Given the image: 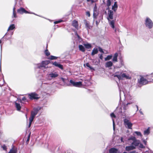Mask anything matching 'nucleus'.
<instances>
[{
    "label": "nucleus",
    "mask_w": 153,
    "mask_h": 153,
    "mask_svg": "<svg viewBox=\"0 0 153 153\" xmlns=\"http://www.w3.org/2000/svg\"><path fill=\"white\" fill-rule=\"evenodd\" d=\"M139 144V147L140 148H145V146L142 144L140 143Z\"/></svg>",
    "instance_id": "39"
},
{
    "label": "nucleus",
    "mask_w": 153,
    "mask_h": 153,
    "mask_svg": "<svg viewBox=\"0 0 153 153\" xmlns=\"http://www.w3.org/2000/svg\"><path fill=\"white\" fill-rule=\"evenodd\" d=\"M118 8V5L117 2H115L114 5L112 6V10L116 12Z\"/></svg>",
    "instance_id": "15"
},
{
    "label": "nucleus",
    "mask_w": 153,
    "mask_h": 153,
    "mask_svg": "<svg viewBox=\"0 0 153 153\" xmlns=\"http://www.w3.org/2000/svg\"><path fill=\"white\" fill-rule=\"evenodd\" d=\"M108 16L107 19L110 26L113 29H114V23L116 20V17L114 19V14L115 13L114 11L108 9Z\"/></svg>",
    "instance_id": "1"
},
{
    "label": "nucleus",
    "mask_w": 153,
    "mask_h": 153,
    "mask_svg": "<svg viewBox=\"0 0 153 153\" xmlns=\"http://www.w3.org/2000/svg\"><path fill=\"white\" fill-rule=\"evenodd\" d=\"M131 103H128L126 104V106H127L128 105V104H131Z\"/></svg>",
    "instance_id": "59"
},
{
    "label": "nucleus",
    "mask_w": 153,
    "mask_h": 153,
    "mask_svg": "<svg viewBox=\"0 0 153 153\" xmlns=\"http://www.w3.org/2000/svg\"><path fill=\"white\" fill-rule=\"evenodd\" d=\"M135 134H136V135L138 136H140L141 137H142V134L139 131H135L134 132L133 134V135L134 136V137H135Z\"/></svg>",
    "instance_id": "18"
},
{
    "label": "nucleus",
    "mask_w": 153,
    "mask_h": 153,
    "mask_svg": "<svg viewBox=\"0 0 153 153\" xmlns=\"http://www.w3.org/2000/svg\"><path fill=\"white\" fill-rule=\"evenodd\" d=\"M84 24L85 25L87 29L88 30V29H91L92 27L90 25L89 22L85 19L84 20Z\"/></svg>",
    "instance_id": "12"
},
{
    "label": "nucleus",
    "mask_w": 153,
    "mask_h": 153,
    "mask_svg": "<svg viewBox=\"0 0 153 153\" xmlns=\"http://www.w3.org/2000/svg\"><path fill=\"white\" fill-rule=\"evenodd\" d=\"M139 84L142 85H145L148 83V81L143 77H141L140 80H138Z\"/></svg>",
    "instance_id": "6"
},
{
    "label": "nucleus",
    "mask_w": 153,
    "mask_h": 153,
    "mask_svg": "<svg viewBox=\"0 0 153 153\" xmlns=\"http://www.w3.org/2000/svg\"><path fill=\"white\" fill-rule=\"evenodd\" d=\"M112 57V55H108L105 58V60L107 61L111 59Z\"/></svg>",
    "instance_id": "31"
},
{
    "label": "nucleus",
    "mask_w": 153,
    "mask_h": 153,
    "mask_svg": "<svg viewBox=\"0 0 153 153\" xmlns=\"http://www.w3.org/2000/svg\"><path fill=\"white\" fill-rule=\"evenodd\" d=\"M26 117L27 118V115H26Z\"/></svg>",
    "instance_id": "63"
},
{
    "label": "nucleus",
    "mask_w": 153,
    "mask_h": 153,
    "mask_svg": "<svg viewBox=\"0 0 153 153\" xmlns=\"http://www.w3.org/2000/svg\"><path fill=\"white\" fill-rule=\"evenodd\" d=\"M57 57L55 56H51L50 57V59L53 60V59H57Z\"/></svg>",
    "instance_id": "34"
},
{
    "label": "nucleus",
    "mask_w": 153,
    "mask_h": 153,
    "mask_svg": "<svg viewBox=\"0 0 153 153\" xmlns=\"http://www.w3.org/2000/svg\"><path fill=\"white\" fill-rule=\"evenodd\" d=\"M79 50L80 51L84 52L85 51V49L84 47L82 45H79Z\"/></svg>",
    "instance_id": "24"
},
{
    "label": "nucleus",
    "mask_w": 153,
    "mask_h": 153,
    "mask_svg": "<svg viewBox=\"0 0 153 153\" xmlns=\"http://www.w3.org/2000/svg\"><path fill=\"white\" fill-rule=\"evenodd\" d=\"M136 106L137 107V111H138V106L137 105H136Z\"/></svg>",
    "instance_id": "55"
},
{
    "label": "nucleus",
    "mask_w": 153,
    "mask_h": 153,
    "mask_svg": "<svg viewBox=\"0 0 153 153\" xmlns=\"http://www.w3.org/2000/svg\"><path fill=\"white\" fill-rule=\"evenodd\" d=\"M102 18V17H101V16H100L98 20H96L97 19H94L95 21H94V22H95L96 25L97 26H98V25L100 22V20L101 19V18Z\"/></svg>",
    "instance_id": "22"
},
{
    "label": "nucleus",
    "mask_w": 153,
    "mask_h": 153,
    "mask_svg": "<svg viewBox=\"0 0 153 153\" xmlns=\"http://www.w3.org/2000/svg\"><path fill=\"white\" fill-rule=\"evenodd\" d=\"M58 67L62 69H63V68L62 65L60 64H59L58 65Z\"/></svg>",
    "instance_id": "41"
},
{
    "label": "nucleus",
    "mask_w": 153,
    "mask_h": 153,
    "mask_svg": "<svg viewBox=\"0 0 153 153\" xmlns=\"http://www.w3.org/2000/svg\"><path fill=\"white\" fill-rule=\"evenodd\" d=\"M15 28V26L14 24H12L7 29V31H8L10 30H12Z\"/></svg>",
    "instance_id": "26"
},
{
    "label": "nucleus",
    "mask_w": 153,
    "mask_h": 153,
    "mask_svg": "<svg viewBox=\"0 0 153 153\" xmlns=\"http://www.w3.org/2000/svg\"><path fill=\"white\" fill-rule=\"evenodd\" d=\"M87 1L88 2L91 1L92 3H93L94 2L93 0H87Z\"/></svg>",
    "instance_id": "50"
},
{
    "label": "nucleus",
    "mask_w": 153,
    "mask_h": 153,
    "mask_svg": "<svg viewBox=\"0 0 153 153\" xmlns=\"http://www.w3.org/2000/svg\"><path fill=\"white\" fill-rule=\"evenodd\" d=\"M61 22V21H55L54 22V23L55 24H57V23H60Z\"/></svg>",
    "instance_id": "49"
},
{
    "label": "nucleus",
    "mask_w": 153,
    "mask_h": 153,
    "mask_svg": "<svg viewBox=\"0 0 153 153\" xmlns=\"http://www.w3.org/2000/svg\"><path fill=\"white\" fill-rule=\"evenodd\" d=\"M98 51V50L97 48H94L92 51L91 53V55L94 56L95 54L97 53Z\"/></svg>",
    "instance_id": "19"
},
{
    "label": "nucleus",
    "mask_w": 153,
    "mask_h": 153,
    "mask_svg": "<svg viewBox=\"0 0 153 153\" xmlns=\"http://www.w3.org/2000/svg\"><path fill=\"white\" fill-rule=\"evenodd\" d=\"M76 35H77V37L79 38V35L77 33H76Z\"/></svg>",
    "instance_id": "57"
},
{
    "label": "nucleus",
    "mask_w": 153,
    "mask_h": 153,
    "mask_svg": "<svg viewBox=\"0 0 153 153\" xmlns=\"http://www.w3.org/2000/svg\"><path fill=\"white\" fill-rule=\"evenodd\" d=\"M114 31L116 32V29H115Z\"/></svg>",
    "instance_id": "60"
},
{
    "label": "nucleus",
    "mask_w": 153,
    "mask_h": 153,
    "mask_svg": "<svg viewBox=\"0 0 153 153\" xmlns=\"http://www.w3.org/2000/svg\"><path fill=\"white\" fill-rule=\"evenodd\" d=\"M98 13L97 10V8L95 6L94 9V12L93 14V18L94 19V21H95V19H97V17L98 15Z\"/></svg>",
    "instance_id": "11"
},
{
    "label": "nucleus",
    "mask_w": 153,
    "mask_h": 153,
    "mask_svg": "<svg viewBox=\"0 0 153 153\" xmlns=\"http://www.w3.org/2000/svg\"><path fill=\"white\" fill-rule=\"evenodd\" d=\"M99 57H100V58L101 59H103V56H102V54H101V55H100V56H99Z\"/></svg>",
    "instance_id": "48"
},
{
    "label": "nucleus",
    "mask_w": 153,
    "mask_h": 153,
    "mask_svg": "<svg viewBox=\"0 0 153 153\" xmlns=\"http://www.w3.org/2000/svg\"><path fill=\"white\" fill-rule=\"evenodd\" d=\"M128 140L129 141L132 140L133 141L131 144L135 148L136 146H138L140 143V141L137 140L135 137H131L128 139Z\"/></svg>",
    "instance_id": "2"
},
{
    "label": "nucleus",
    "mask_w": 153,
    "mask_h": 153,
    "mask_svg": "<svg viewBox=\"0 0 153 153\" xmlns=\"http://www.w3.org/2000/svg\"><path fill=\"white\" fill-rule=\"evenodd\" d=\"M83 45L85 47V48L87 49H89L91 47V45L88 43H84Z\"/></svg>",
    "instance_id": "29"
},
{
    "label": "nucleus",
    "mask_w": 153,
    "mask_h": 153,
    "mask_svg": "<svg viewBox=\"0 0 153 153\" xmlns=\"http://www.w3.org/2000/svg\"><path fill=\"white\" fill-rule=\"evenodd\" d=\"M30 134L28 136V138L27 139V141H26L27 142H28L30 140Z\"/></svg>",
    "instance_id": "43"
},
{
    "label": "nucleus",
    "mask_w": 153,
    "mask_h": 153,
    "mask_svg": "<svg viewBox=\"0 0 153 153\" xmlns=\"http://www.w3.org/2000/svg\"><path fill=\"white\" fill-rule=\"evenodd\" d=\"M124 125L126 126H127V128L128 129H131L132 126V124L129 121V120L126 118H125L123 120Z\"/></svg>",
    "instance_id": "5"
},
{
    "label": "nucleus",
    "mask_w": 153,
    "mask_h": 153,
    "mask_svg": "<svg viewBox=\"0 0 153 153\" xmlns=\"http://www.w3.org/2000/svg\"><path fill=\"white\" fill-rule=\"evenodd\" d=\"M1 147L3 149V150L6 151L7 150V148L5 145H4L3 146H2Z\"/></svg>",
    "instance_id": "38"
},
{
    "label": "nucleus",
    "mask_w": 153,
    "mask_h": 153,
    "mask_svg": "<svg viewBox=\"0 0 153 153\" xmlns=\"http://www.w3.org/2000/svg\"><path fill=\"white\" fill-rule=\"evenodd\" d=\"M59 64H58L57 62H54L53 63V65H55L56 66L58 67V65Z\"/></svg>",
    "instance_id": "42"
},
{
    "label": "nucleus",
    "mask_w": 153,
    "mask_h": 153,
    "mask_svg": "<svg viewBox=\"0 0 153 153\" xmlns=\"http://www.w3.org/2000/svg\"><path fill=\"white\" fill-rule=\"evenodd\" d=\"M17 12L20 14H23L24 13H28V12L24 8L21 7L17 10Z\"/></svg>",
    "instance_id": "13"
},
{
    "label": "nucleus",
    "mask_w": 153,
    "mask_h": 153,
    "mask_svg": "<svg viewBox=\"0 0 153 153\" xmlns=\"http://www.w3.org/2000/svg\"><path fill=\"white\" fill-rule=\"evenodd\" d=\"M45 53L47 56H49L50 55V52L48 51L47 49L45 51Z\"/></svg>",
    "instance_id": "33"
},
{
    "label": "nucleus",
    "mask_w": 153,
    "mask_h": 153,
    "mask_svg": "<svg viewBox=\"0 0 153 153\" xmlns=\"http://www.w3.org/2000/svg\"><path fill=\"white\" fill-rule=\"evenodd\" d=\"M109 153H121L120 151L118 149L115 148H111L109 150Z\"/></svg>",
    "instance_id": "10"
},
{
    "label": "nucleus",
    "mask_w": 153,
    "mask_h": 153,
    "mask_svg": "<svg viewBox=\"0 0 153 153\" xmlns=\"http://www.w3.org/2000/svg\"><path fill=\"white\" fill-rule=\"evenodd\" d=\"M58 75L56 73H51L48 75V79L51 80L52 78H55L58 76Z\"/></svg>",
    "instance_id": "9"
},
{
    "label": "nucleus",
    "mask_w": 153,
    "mask_h": 153,
    "mask_svg": "<svg viewBox=\"0 0 153 153\" xmlns=\"http://www.w3.org/2000/svg\"><path fill=\"white\" fill-rule=\"evenodd\" d=\"M143 143H144L146 145V140H144L143 141Z\"/></svg>",
    "instance_id": "53"
},
{
    "label": "nucleus",
    "mask_w": 153,
    "mask_h": 153,
    "mask_svg": "<svg viewBox=\"0 0 153 153\" xmlns=\"http://www.w3.org/2000/svg\"><path fill=\"white\" fill-rule=\"evenodd\" d=\"M105 65L106 67L108 68L112 66L113 63L111 61H108L106 63Z\"/></svg>",
    "instance_id": "20"
},
{
    "label": "nucleus",
    "mask_w": 153,
    "mask_h": 153,
    "mask_svg": "<svg viewBox=\"0 0 153 153\" xmlns=\"http://www.w3.org/2000/svg\"><path fill=\"white\" fill-rule=\"evenodd\" d=\"M86 66H87L91 70H94V68L91 67L90 65H89V63H87L85 64Z\"/></svg>",
    "instance_id": "32"
},
{
    "label": "nucleus",
    "mask_w": 153,
    "mask_h": 153,
    "mask_svg": "<svg viewBox=\"0 0 153 153\" xmlns=\"http://www.w3.org/2000/svg\"><path fill=\"white\" fill-rule=\"evenodd\" d=\"M15 104L17 110L18 111L20 110L21 108V106L20 104L17 103L16 102H15Z\"/></svg>",
    "instance_id": "25"
},
{
    "label": "nucleus",
    "mask_w": 153,
    "mask_h": 153,
    "mask_svg": "<svg viewBox=\"0 0 153 153\" xmlns=\"http://www.w3.org/2000/svg\"><path fill=\"white\" fill-rule=\"evenodd\" d=\"M49 63V62L47 61H43L41 64L40 65V66L38 67V68H40L41 67H44L45 68L46 65L48 64Z\"/></svg>",
    "instance_id": "14"
},
{
    "label": "nucleus",
    "mask_w": 153,
    "mask_h": 153,
    "mask_svg": "<svg viewBox=\"0 0 153 153\" xmlns=\"http://www.w3.org/2000/svg\"><path fill=\"white\" fill-rule=\"evenodd\" d=\"M29 96V98L31 100L33 99H39L38 97H37V95L35 93H32L28 94Z\"/></svg>",
    "instance_id": "7"
},
{
    "label": "nucleus",
    "mask_w": 153,
    "mask_h": 153,
    "mask_svg": "<svg viewBox=\"0 0 153 153\" xmlns=\"http://www.w3.org/2000/svg\"><path fill=\"white\" fill-rule=\"evenodd\" d=\"M86 15L88 17H90V13L89 11L86 12Z\"/></svg>",
    "instance_id": "44"
},
{
    "label": "nucleus",
    "mask_w": 153,
    "mask_h": 153,
    "mask_svg": "<svg viewBox=\"0 0 153 153\" xmlns=\"http://www.w3.org/2000/svg\"><path fill=\"white\" fill-rule=\"evenodd\" d=\"M40 109V108H34L33 111H31L30 117L29 119L33 120L37 114Z\"/></svg>",
    "instance_id": "3"
},
{
    "label": "nucleus",
    "mask_w": 153,
    "mask_h": 153,
    "mask_svg": "<svg viewBox=\"0 0 153 153\" xmlns=\"http://www.w3.org/2000/svg\"><path fill=\"white\" fill-rule=\"evenodd\" d=\"M123 138L122 137H121V140L122 142H123Z\"/></svg>",
    "instance_id": "58"
},
{
    "label": "nucleus",
    "mask_w": 153,
    "mask_h": 153,
    "mask_svg": "<svg viewBox=\"0 0 153 153\" xmlns=\"http://www.w3.org/2000/svg\"><path fill=\"white\" fill-rule=\"evenodd\" d=\"M113 120V129L114 130H115V123L114 120L112 119Z\"/></svg>",
    "instance_id": "47"
},
{
    "label": "nucleus",
    "mask_w": 153,
    "mask_h": 153,
    "mask_svg": "<svg viewBox=\"0 0 153 153\" xmlns=\"http://www.w3.org/2000/svg\"><path fill=\"white\" fill-rule=\"evenodd\" d=\"M112 0H108L107 1L106 5L108 7L107 9H109V6L111 5V2Z\"/></svg>",
    "instance_id": "27"
},
{
    "label": "nucleus",
    "mask_w": 153,
    "mask_h": 153,
    "mask_svg": "<svg viewBox=\"0 0 153 153\" xmlns=\"http://www.w3.org/2000/svg\"><path fill=\"white\" fill-rule=\"evenodd\" d=\"M120 76H121V79H122V78H125L126 79H128L130 78L129 76L125 74L124 73H121Z\"/></svg>",
    "instance_id": "23"
},
{
    "label": "nucleus",
    "mask_w": 153,
    "mask_h": 153,
    "mask_svg": "<svg viewBox=\"0 0 153 153\" xmlns=\"http://www.w3.org/2000/svg\"><path fill=\"white\" fill-rule=\"evenodd\" d=\"M124 109H125V110H126L127 109V106H125L124 107Z\"/></svg>",
    "instance_id": "56"
},
{
    "label": "nucleus",
    "mask_w": 153,
    "mask_h": 153,
    "mask_svg": "<svg viewBox=\"0 0 153 153\" xmlns=\"http://www.w3.org/2000/svg\"><path fill=\"white\" fill-rule=\"evenodd\" d=\"M13 12H16V8L15 7L13 8Z\"/></svg>",
    "instance_id": "52"
},
{
    "label": "nucleus",
    "mask_w": 153,
    "mask_h": 153,
    "mask_svg": "<svg viewBox=\"0 0 153 153\" xmlns=\"http://www.w3.org/2000/svg\"><path fill=\"white\" fill-rule=\"evenodd\" d=\"M150 133L149 128H148L146 130L144 131V134L145 135H148Z\"/></svg>",
    "instance_id": "30"
},
{
    "label": "nucleus",
    "mask_w": 153,
    "mask_h": 153,
    "mask_svg": "<svg viewBox=\"0 0 153 153\" xmlns=\"http://www.w3.org/2000/svg\"><path fill=\"white\" fill-rule=\"evenodd\" d=\"M61 79H62V81L64 82H65V79H64V78H62V77H61Z\"/></svg>",
    "instance_id": "51"
},
{
    "label": "nucleus",
    "mask_w": 153,
    "mask_h": 153,
    "mask_svg": "<svg viewBox=\"0 0 153 153\" xmlns=\"http://www.w3.org/2000/svg\"><path fill=\"white\" fill-rule=\"evenodd\" d=\"M145 25L146 27L148 28H151L153 26V22L149 18L147 17L145 20Z\"/></svg>",
    "instance_id": "4"
},
{
    "label": "nucleus",
    "mask_w": 153,
    "mask_h": 153,
    "mask_svg": "<svg viewBox=\"0 0 153 153\" xmlns=\"http://www.w3.org/2000/svg\"><path fill=\"white\" fill-rule=\"evenodd\" d=\"M29 124L28 125V127L29 128L30 127V126H31L32 122L33 121V120H32L29 119Z\"/></svg>",
    "instance_id": "36"
},
{
    "label": "nucleus",
    "mask_w": 153,
    "mask_h": 153,
    "mask_svg": "<svg viewBox=\"0 0 153 153\" xmlns=\"http://www.w3.org/2000/svg\"><path fill=\"white\" fill-rule=\"evenodd\" d=\"M110 115H111V117L112 118L116 117L115 115L113 113H112Z\"/></svg>",
    "instance_id": "40"
},
{
    "label": "nucleus",
    "mask_w": 153,
    "mask_h": 153,
    "mask_svg": "<svg viewBox=\"0 0 153 153\" xmlns=\"http://www.w3.org/2000/svg\"><path fill=\"white\" fill-rule=\"evenodd\" d=\"M99 51L101 52L104 53V52L103 51L102 49L100 47H98Z\"/></svg>",
    "instance_id": "37"
},
{
    "label": "nucleus",
    "mask_w": 153,
    "mask_h": 153,
    "mask_svg": "<svg viewBox=\"0 0 153 153\" xmlns=\"http://www.w3.org/2000/svg\"><path fill=\"white\" fill-rule=\"evenodd\" d=\"M72 25L76 29L78 28V23L77 21L75 20H74L72 22Z\"/></svg>",
    "instance_id": "17"
},
{
    "label": "nucleus",
    "mask_w": 153,
    "mask_h": 153,
    "mask_svg": "<svg viewBox=\"0 0 153 153\" xmlns=\"http://www.w3.org/2000/svg\"><path fill=\"white\" fill-rule=\"evenodd\" d=\"M139 112H140V113L142 114H143V112L141 111V110H140V111H139Z\"/></svg>",
    "instance_id": "54"
},
{
    "label": "nucleus",
    "mask_w": 153,
    "mask_h": 153,
    "mask_svg": "<svg viewBox=\"0 0 153 153\" xmlns=\"http://www.w3.org/2000/svg\"><path fill=\"white\" fill-rule=\"evenodd\" d=\"M26 100V98L25 97H23L22 100L23 101H25ZM20 101L21 102H22L21 100H20Z\"/></svg>",
    "instance_id": "45"
},
{
    "label": "nucleus",
    "mask_w": 153,
    "mask_h": 153,
    "mask_svg": "<svg viewBox=\"0 0 153 153\" xmlns=\"http://www.w3.org/2000/svg\"><path fill=\"white\" fill-rule=\"evenodd\" d=\"M114 77H117L118 79H121V76L120 75H115L114 76Z\"/></svg>",
    "instance_id": "35"
},
{
    "label": "nucleus",
    "mask_w": 153,
    "mask_h": 153,
    "mask_svg": "<svg viewBox=\"0 0 153 153\" xmlns=\"http://www.w3.org/2000/svg\"><path fill=\"white\" fill-rule=\"evenodd\" d=\"M123 153H127L126 152H124Z\"/></svg>",
    "instance_id": "62"
},
{
    "label": "nucleus",
    "mask_w": 153,
    "mask_h": 153,
    "mask_svg": "<svg viewBox=\"0 0 153 153\" xmlns=\"http://www.w3.org/2000/svg\"><path fill=\"white\" fill-rule=\"evenodd\" d=\"M1 40H0V43H1Z\"/></svg>",
    "instance_id": "61"
},
{
    "label": "nucleus",
    "mask_w": 153,
    "mask_h": 153,
    "mask_svg": "<svg viewBox=\"0 0 153 153\" xmlns=\"http://www.w3.org/2000/svg\"><path fill=\"white\" fill-rule=\"evenodd\" d=\"M17 151L16 149L12 148L11 149L8 153H17Z\"/></svg>",
    "instance_id": "28"
},
{
    "label": "nucleus",
    "mask_w": 153,
    "mask_h": 153,
    "mask_svg": "<svg viewBox=\"0 0 153 153\" xmlns=\"http://www.w3.org/2000/svg\"><path fill=\"white\" fill-rule=\"evenodd\" d=\"M13 15L14 17L16 18L17 17V16L16 15V12H13Z\"/></svg>",
    "instance_id": "46"
},
{
    "label": "nucleus",
    "mask_w": 153,
    "mask_h": 153,
    "mask_svg": "<svg viewBox=\"0 0 153 153\" xmlns=\"http://www.w3.org/2000/svg\"><path fill=\"white\" fill-rule=\"evenodd\" d=\"M70 82L74 86L79 87L82 85L81 82H75L72 80H71Z\"/></svg>",
    "instance_id": "8"
},
{
    "label": "nucleus",
    "mask_w": 153,
    "mask_h": 153,
    "mask_svg": "<svg viewBox=\"0 0 153 153\" xmlns=\"http://www.w3.org/2000/svg\"><path fill=\"white\" fill-rule=\"evenodd\" d=\"M1 65H0V68H1Z\"/></svg>",
    "instance_id": "64"
},
{
    "label": "nucleus",
    "mask_w": 153,
    "mask_h": 153,
    "mask_svg": "<svg viewBox=\"0 0 153 153\" xmlns=\"http://www.w3.org/2000/svg\"><path fill=\"white\" fill-rule=\"evenodd\" d=\"M135 149V147L133 146L131 144V146H126V150L127 151H129L130 150Z\"/></svg>",
    "instance_id": "16"
},
{
    "label": "nucleus",
    "mask_w": 153,
    "mask_h": 153,
    "mask_svg": "<svg viewBox=\"0 0 153 153\" xmlns=\"http://www.w3.org/2000/svg\"><path fill=\"white\" fill-rule=\"evenodd\" d=\"M118 56L117 53H116L114 55L113 58V62H117V57Z\"/></svg>",
    "instance_id": "21"
}]
</instances>
